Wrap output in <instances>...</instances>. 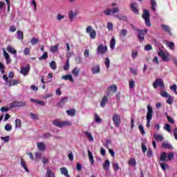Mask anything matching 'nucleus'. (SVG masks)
Here are the masks:
<instances>
[{
	"label": "nucleus",
	"mask_w": 177,
	"mask_h": 177,
	"mask_svg": "<svg viewBox=\"0 0 177 177\" xmlns=\"http://www.w3.org/2000/svg\"><path fill=\"white\" fill-rule=\"evenodd\" d=\"M142 17L145 20L147 27H151V23L150 22V12L149 10H144Z\"/></svg>",
	"instance_id": "nucleus-1"
},
{
	"label": "nucleus",
	"mask_w": 177,
	"mask_h": 177,
	"mask_svg": "<svg viewBox=\"0 0 177 177\" xmlns=\"http://www.w3.org/2000/svg\"><path fill=\"white\" fill-rule=\"evenodd\" d=\"M147 124L146 127L147 128H150V122L151 120H153V108L151 106L148 105L147 106Z\"/></svg>",
	"instance_id": "nucleus-2"
},
{
	"label": "nucleus",
	"mask_w": 177,
	"mask_h": 177,
	"mask_svg": "<svg viewBox=\"0 0 177 177\" xmlns=\"http://www.w3.org/2000/svg\"><path fill=\"white\" fill-rule=\"evenodd\" d=\"M53 125H55V127H57L58 128H63V127L71 125V122L70 121L62 122V121L55 120L53 122Z\"/></svg>",
	"instance_id": "nucleus-3"
},
{
	"label": "nucleus",
	"mask_w": 177,
	"mask_h": 177,
	"mask_svg": "<svg viewBox=\"0 0 177 177\" xmlns=\"http://www.w3.org/2000/svg\"><path fill=\"white\" fill-rule=\"evenodd\" d=\"M136 31L138 32L137 37L138 38L139 41L140 42H143V41H145V35H146V34L148 32L147 29H136Z\"/></svg>",
	"instance_id": "nucleus-4"
},
{
	"label": "nucleus",
	"mask_w": 177,
	"mask_h": 177,
	"mask_svg": "<svg viewBox=\"0 0 177 177\" xmlns=\"http://www.w3.org/2000/svg\"><path fill=\"white\" fill-rule=\"evenodd\" d=\"M120 12V8L118 7H115L113 9H106L103 11V13L105 16H111L113 15H115V13Z\"/></svg>",
	"instance_id": "nucleus-5"
},
{
	"label": "nucleus",
	"mask_w": 177,
	"mask_h": 177,
	"mask_svg": "<svg viewBox=\"0 0 177 177\" xmlns=\"http://www.w3.org/2000/svg\"><path fill=\"white\" fill-rule=\"evenodd\" d=\"M27 106V102L26 101H14L10 104V109L13 107H26Z\"/></svg>",
	"instance_id": "nucleus-6"
},
{
	"label": "nucleus",
	"mask_w": 177,
	"mask_h": 177,
	"mask_svg": "<svg viewBox=\"0 0 177 177\" xmlns=\"http://www.w3.org/2000/svg\"><path fill=\"white\" fill-rule=\"evenodd\" d=\"M86 32L90 35L91 39H95L96 38V30H95L92 26H88L86 28Z\"/></svg>",
	"instance_id": "nucleus-7"
},
{
	"label": "nucleus",
	"mask_w": 177,
	"mask_h": 177,
	"mask_svg": "<svg viewBox=\"0 0 177 177\" xmlns=\"http://www.w3.org/2000/svg\"><path fill=\"white\" fill-rule=\"evenodd\" d=\"M153 86L154 89H157V88H165V85L164 84V82L162 81V79H156L155 82L153 84Z\"/></svg>",
	"instance_id": "nucleus-8"
},
{
	"label": "nucleus",
	"mask_w": 177,
	"mask_h": 177,
	"mask_svg": "<svg viewBox=\"0 0 177 177\" xmlns=\"http://www.w3.org/2000/svg\"><path fill=\"white\" fill-rule=\"evenodd\" d=\"M107 52V46H104L103 44H100L98 46L97 48V55H104Z\"/></svg>",
	"instance_id": "nucleus-9"
},
{
	"label": "nucleus",
	"mask_w": 177,
	"mask_h": 177,
	"mask_svg": "<svg viewBox=\"0 0 177 177\" xmlns=\"http://www.w3.org/2000/svg\"><path fill=\"white\" fill-rule=\"evenodd\" d=\"M113 121L114 122L115 127L118 128V127H120V124H121V116H120L118 114L113 115Z\"/></svg>",
	"instance_id": "nucleus-10"
},
{
	"label": "nucleus",
	"mask_w": 177,
	"mask_h": 177,
	"mask_svg": "<svg viewBox=\"0 0 177 177\" xmlns=\"http://www.w3.org/2000/svg\"><path fill=\"white\" fill-rule=\"evenodd\" d=\"M30 64H27L26 66H22L21 68V74L26 76L28 75V73H30Z\"/></svg>",
	"instance_id": "nucleus-11"
},
{
	"label": "nucleus",
	"mask_w": 177,
	"mask_h": 177,
	"mask_svg": "<svg viewBox=\"0 0 177 177\" xmlns=\"http://www.w3.org/2000/svg\"><path fill=\"white\" fill-rule=\"evenodd\" d=\"M158 56L161 57L163 62H169V58L168 57V55H165V53H164L162 50L158 52Z\"/></svg>",
	"instance_id": "nucleus-12"
},
{
	"label": "nucleus",
	"mask_w": 177,
	"mask_h": 177,
	"mask_svg": "<svg viewBox=\"0 0 177 177\" xmlns=\"http://www.w3.org/2000/svg\"><path fill=\"white\" fill-rule=\"evenodd\" d=\"M6 50L8 51L9 53H12V55H14V57H17V50L12 48L11 46H8L6 48Z\"/></svg>",
	"instance_id": "nucleus-13"
},
{
	"label": "nucleus",
	"mask_w": 177,
	"mask_h": 177,
	"mask_svg": "<svg viewBox=\"0 0 177 177\" xmlns=\"http://www.w3.org/2000/svg\"><path fill=\"white\" fill-rule=\"evenodd\" d=\"M92 74H100V66L95 65L91 68Z\"/></svg>",
	"instance_id": "nucleus-14"
},
{
	"label": "nucleus",
	"mask_w": 177,
	"mask_h": 177,
	"mask_svg": "<svg viewBox=\"0 0 177 177\" xmlns=\"http://www.w3.org/2000/svg\"><path fill=\"white\" fill-rule=\"evenodd\" d=\"M3 56L6 59V64H10V63H12V59H10V56L6 52V50H5V49H3Z\"/></svg>",
	"instance_id": "nucleus-15"
},
{
	"label": "nucleus",
	"mask_w": 177,
	"mask_h": 177,
	"mask_svg": "<svg viewBox=\"0 0 177 177\" xmlns=\"http://www.w3.org/2000/svg\"><path fill=\"white\" fill-rule=\"evenodd\" d=\"M68 100V97H62L60 100L59 102L58 103L57 107H63V106H64V104H66V103H67Z\"/></svg>",
	"instance_id": "nucleus-16"
},
{
	"label": "nucleus",
	"mask_w": 177,
	"mask_h": 177,
	"mask_svg": "<svg viewBox=\"0 0 177 177\" xmlns=\"http://www.w3.org/2000/svg\"><path fill=\"white\" fill-rule=\"evenodd\" d=\"M136 5H138V3H131L130 5V8L131 9L133 13H135L136 15H139V10L136 8Z\"/></svg>",
	"instance_id": "nucleus-17"
},
{
	"label": "nucleus",
	"mask_w": 177,
	"mask_h": 177,
	"mask_svg": "<svg viewBox=\"0 0 177 177\" xmlns=\"http://www.w3.org/2000/svg\"><path fill=\"white\" fill-rule=\"evenodd\" d=\"M161 28H162V30L164 31H165L166 32H168V34H169V35H172V32H171V28H169V26L165 25V24H162Z\"/></svg>",
	"instance_id": "nucleus-18"
},
{
	"label": "nucleus",
	"mask_w": 177,
	"mask_h": 177,
	"mask_svg": "<svg viewBox=\"0 0 177 177\" xmlns=\"http://www.w3.org/2000/svg\"><path fill=\"white\" fill-rule=\"evenodd\" d=\"M113 17H115L122 21H127V20H128V18L125 15H114Z\"/></svg>",
	"instance_id": "nucleus-19"
},
{
	"label": "nucleus",
	"mask_w": 177,
	"mask_h": 177,
	"mask_svg": "<svg viewBox=\"0 0 177 177\" xmlns=\"http://www.w3.org/2000/svg\"><path fill=\"white\" fill-rule=\"evenodd\" d=\"M128 35V30L122 29L119 33V36L120 38H125Z\"/></svg>",
	"instance_id": "nucleus-20"
},
{
	"label": "nucleus",
	"mask_w": 177,
	"mask_h": 177,
	"mask_svg": "<svg viewBox=\"0 0 177 177\" xmlns=\"http://www.w3.org/2000/svg\"><path fill=\"white\" fill-rule=\"evenodd\" d=\"M109 102V98L106 97V95H104L100 102V106L101 107L104 108L106 107V103Z\"/></svg>",
	"instance_id": "nucleus-21"
},
{
	"label": "nucleus",
	"mask_w": 177,
	"mask_h": 177,
	"mask_svg": "<svg viewBox=\"0 0 177 177\" xmlns=\"http://www.w3.org/2000/svg\"><path fill=\"white\" fill-rule=\"evenodd\" d=\"M62 80H65V81H71V82H74V79L73 78V75H66L62 77Z\"/></svg>",
	"instance_id": "nucleus-22"
},
{
	"label": "nucleus",
	"mask_w": 177,
	"mask_h": 177,
	"mask_svg": "<svg viewBox=\"0 0 177 177\" xmlns=\"http://www.w3.org/2000/svg\"><path fill=\"white\" fill-rule=\"evenodd\" d=\"M37 148L39 150H40V151H45V150H46V146H45L44 142H38Z\"/></svg>",
	"instance_id": "nucleus-23"
},
{
	"label": "nucleus",
	"mask_w": 177,
	"mask_h": 177,
	"mask_svg": "<svg viewBox=\"0 0 177 177\" xmlns=\"http://www.w3.org/2000/svg\"><path fill=\"white\" fill-rule=\"evenodd\" d=\"M30 100L32 103H35V104H39V106H45V102L44 101H39L33 98H31Z\"/></svg>",
	"instance_id": "nucleus-24"
},
{
	"label": "nucleus",
	"mask_w": 177,
	"mask_h": 177,
	"mask_svg": "<svg viewBox=\"0 0 177 177\" xmlns=\"http://www.w3.org/2000/svg\"><path fill=\"white\" fill-rule=\"evenodd\" d=\"M146 143H147V140L146 139H144L142 142L141 143L142 153H146V151H147V147H146Z\"/></svg>",
	"instance_id": "nucleus-25"
},
{
	"label": "nucleus",
	"mask_w": 177,
	"mask_h": 177,
	"mask_svg": "<svg viewBox=\"0 0 177 177\" xmlns=\"http://www.w3.org/2000/svg\"><path fill=\"white\" fill-rule=\"evenodd\" d=\"M3 80L6 82V85H7V86H12V80H9L6 75H3Z\"/></svg>",
	"instance_id": "nucleus-26"
},
{
	"label": "nucleus",
	"mask_w": 177,
	"mask_h": 177,
	"mask_svg": "<svg viewBox=\"0 0 177 177\" xmlns=\"http://www.w3.org/2000/svg\"><path fill=\"white\" fill-rule=\"evenodd\" d=\"M102 167L105 171H109L110 169V160H106L105 162L102 165Z\"/></svg>",
	"instance_id": "nucleus-27"
},
{
	"label": "nucleus",
	"mask_w": 177,
	"mask_h": 177,
	"mask_svg": "<svg viewBox=\"0 0 177 177\" xmlns=\"http://www.w3.org/2000/svg\"><path fill=\"white\" fill-rule=\"evenodd\" d=\"M153 138L156 139V142H162V140H164L162 135L154 134Z\"/></svg>",
	"instance_id": "nucleus-28"
},
{
	"label": "nucleus",
	"mask_w": 177,
	"mask_h": 177,
	"mask_svg": "<svg viewBox=\"0 0 177 177\" xmlns=\"http://www.w3.org/2000/svg\"><path fill=\"white\" fill-rule=\"evenodd\" d=\"M21 166L26 172H30V170H28V168L27 167V165L26 164V160L24 159H21Z\"/></svg>",
	"instance_id": "nucleus-29"
},
{
	"label": "nucleus",
	"mask_w": 177,
	"mask_h": 177,
	"mask_svg": "<svg viewBox=\"0 0 177 177\" xmlns=\"http://www.w3.org/2000/svg\"><path fill=\"white\" fill-rule=\"evenodd\" d=\"M160 160L162 162H165V161H168L167 160V153L165 152H162L160 155Z\"/></svg>",
	"instance_id": "nucleus-30"
},
{
	"label": "nucleus",
	"mask_w": 177,
	"mask_h": 177,
	"mask_svg": "<svg viewBox=\"0 0 177 177\" xmlns=\"http://www.w3.org/2000/svg\"><path fill=\"white\" fill-rule=\"evenodd\" d=\"M88 158H89L91 165H93V164H95V160L93 159V155L92 154V152H91V150H88Z\"/></svg>",
	"instance_id": "nucleus-31"
},
{
	"label": "nucleus",
	"mask_w": 177,
	"mask_h": 177,
	"mask_svg": "<svg viewBox=\"0 0 177 177\" xmlns=\"http://www.w3.org/2000/svg\"><path fill=\"white\" fill-rule=\"evenodd\" d=\"M71 73L73 77H78L80 75V68H78V67H75L73 69Z\"/></svg>",
	"instance_id": "nucleus-32"
},
{
	"label": "nucleus",
	"mask_w": 177,
	"mask_h": 177,
	"mask_svg": "<svg viewBox=\"0 0 177 177\" xmlns=\"http://www.w3.org/2000/svg\"><path fill=\"white\" fill-rule=\"evenodd\" d=\"M157 8V3L156 0H151V9L153 12H156Z\"/></svg>",
	"instance_id": "nucleus-33"
},
{
	"label": "nucleus",
	"mask_w": 177,
	"mask_h": 177,
	"mask_svg": "<svg viewBox=\"0 0 177 177\" xmlns=\"http://www.w3.org/2000/svg\"><path fill=\"white\" fill-rule=\"evenodd\" d=\"M162 147H163V149H174V147H172V145H171L169 142H163L162 144Z\"/></svg>",
	"instance_id": "nucleus-34"
},
{
	"label": "nucleus",
	"mask_w": 177,
	"mask_h": 177,
	"mask_svg": "<svg viewBox=\"0 0 177 177\" xmlns=\"http://www.w3.org/2000/svg\"><path fill=\"white\" fill-rule=\"evenodd\" d=\"M16 37L17 38V39H19V41H23L24 39L23 32H21V30H17Z\"/></svg>",
	"instance_id": "nucleus-35"
},
{
	"label": "nucleus",
	"mask_w": 177,
	"mask_h": 177,
	"mask_svg": "<svg viewBox=\"0 0 177 177\" xmlns=\"http://www.w3.org/2000/svg\"><path fill=\"white\" fill-rule=\"evenodd\" d=\"M117 89H118V87H117V85H115V84L109 86L108 87V91H111L114 93H115V92H117Z\"/></svg>",
	"instance_id": "nucleus-36"
},
{
	"label": "nucleus",
	"mask_w": 177,
	"mask_h": 177,
	"mask_svg": "<svg viewBox=\"0 0 177 177\" xmlns=\"http://www.w3.org/2000/svg\"><path fill=\"white\" fill-rule=\"evenodd\" d=\"M75 112H76L75 109H71V110L66 111V114L70 117H74V115H75Z\"/></svg>",
	"instance_id": "nucleus-37"
},
{
	"label": "nucleus",
	"mask_w": 177,
	"mask_h": 177,
	"mask_svg": "<svg viewBox=\"0 0 177 177\" xmlns=\"http://www.w3.org/2000/svg\"><path fill=\"white\" fill-rule=\"evenodd\" d=\"M84 134L88 138V140L90 142H93V136H92V133H91L90 132H88V131H85Z\"/></svg>",
	"instance_id": "nucleus-38"
},
{
	"label": "nucleus",
	"mask_w": 177,
	"mask_h": 177,
	"mask_svg": "<svg viewBox=\"0 0 177 177\" xmlns=\"http://www.w3.org/2000/svg\"><path fill=\"white\" fill-rule=\"evenodd\" d=\"M15 128L19 129L21 128V120L17 118L15 120Z\"/></svg>",
	"instance_id": "nucleus-39"
},
{
	"label": "nucleus",
	"mask_w": 177,
	"mask_h": 177,
	"mask_svg": "<svg viewBox=\"0 0 177 177\" xmlns=\"http://www.w3.org/2000/svg\"><path fill=\"white\" fill-rule=\"evenodd\" d=\"M59 50V44H56L54 46H51L50 48V52H52V53H56V52H57V50Z\"/></svg>",
	"instance_id": "nucleus-40"
},
{
	"label": "nucleus",
	"mask_w": 177,
	"mask_h": 177,
	"mask_svg": "<svg viewBox=\"0 0 177 177\" xmlns=\"http://www.w3.org/2000/svg\"><path fill=\"white\" fill-rule=\"evenodd\" d=\"M63 69L64 71H68V70H70V59H67L65 66L63 67Z\"/></svg>",
	"instance_id": "nucleus-41"
},
{
	"label": "nucleus",
	"mask_w": 177,
	"mask_h": 177,
	"mask_svg": "<svg viewBox=\"0 0 177 177\" xmlns=\"http://www.w3.org/2000/svg\"><path fill=\"white\" fill-rule=\"evenodd\" d=\"M46 177H55V173L52 172V170L48 169L46 173Z\"/></svg>",
	"instance_id": "nucleus-42"
},
{
	"label": "nucleus",
	"mask_w": 177,
	"mask_h": 177,
	"mask_svg": "<svg viewBox=\"0 0 177 177\" xmlns=\"http://www.w3.org/2000/svg\"><path fill=\"white\" fill-rule=\"evenodd\" d=\"M110 48L111 49H114L115 48V38L112 37L110 42Z\"/></svg>",
	"instance_id": "nucleus-43"
},
{
	"label": "nucleus",
	"mask_w": 177,
	"mask_h": 177,
	"mask_svg": "<svg viewBox=\"0 0 177 177\" xmlns=\"http://www.w3.org/2000/svg\"><path fill=\"white\" fill-rule=\"evenodd\" d=\"M60 172L62 175H64V176H66V175H68V170H67V168L66 167H61Z\"/></svg>",
	"instance_id": "nucleus-44"
},
{
	"label": "nucleus",
	"mask_w": 177,
	"mask_h": 177,
	"mask_svg": "<svg viewBox=\"0 0 177 177\" xmlns=\"http://www.w3.org/2000/svg\"><path fill=\"white\" fill-rule=\"evenodd\" d=\"M50 68H51V70H56V68H57V65L56 64V62L52 61L50 63Z\"/></svg>",
	"instance_id": "nucleus-45"
},
{
	"label": "nucleus",
	"mask_w": 177,
	"mask_h": 177,
	"mask_svg": "<svg viewBox=\"0 0 177 177\" xmlns=\"http://www.w3.org/2000/svg\"><path fill=\"white\" fill-rule=\"evenodd\" d=\"M4 129L6 131V132H10V131H12V124H6L4 127Z\"/></svg>",
	"instance_id": "nucleus-46"
},
{
	"label": "nucleus",
	"mask_w": 177,
	"mask_h": 177,
	"mask_svg": "<svg viewBox=\"0 0 177 177\" xmlns=\"http://www.w3.org/2000/svg\"><path fill=\"white\" fill-rule=\"evenodd\" d=\"M129 165H131V167H136V160L132 158L129 160Z\"/></svg>",
	"instance_id": "nucleus-47"
},
{
	"label": "nucleus",
	"mask_w": 177,
	"mask_h": 177,
	"mask_svg": "<svg viewBox=\"0 0 177 177\" xmlns=\"http://www.w3.org/2000/svg\"><path fill=\"white\" fill-rule=\"evenodd\" d=\"M138 129L142 135H146V131H145V127H143V125L140 124L138 126Z\"/></svg>",
	"instance_id": "nucleus-48"
},
{
	"label": "nucleus",
	"mask_w": 177,
	"mask_h": 177,
	"mask_svg": "<svg viewBox=\"0 0 177 177\" xmlns=\"http://www.w3.org/2000/svg\"><path fill=\"white\" fill-rule=\"evenodd\" d=\"M68 17H69L70 21H72L74 17H75V14H74L73 11H70L68 13Z\"/></svg>",
	"instance_id": "nucleus-49"
},
{
	"label": "nucleus",
	"mask_w": 177,
	"mask_h": 177,
	"mask_svg": "<svg viewBox=\"0 0 177 177\" xmlns=\"http://www.w3.org/2000/svg\"><path fill=\"white\" fill-rule=\"evenodd\" d=\"M147 157L148 158H151V157H153V151H151V148H149L147 152Z\"/></svg>",
	"instance_id": "nucleus-50"
},
{
	"label": "nucleus",
	"mask_w": 177,
	"mask_h": 177,
	"mask_svg": "<svg viewBox=\"0 0 177 177\" xmlns=\"http://www.w3.org/2000/svg\"><path fill=\"white\" fill-rule=\"evenodd\" d=\"M48 59V52H44L41 57H39V60H46Z\"/></svg>",
	"instance_id": "nucleus-51"
},
{
	"label": "nucleus",
	"mask_w": 177,
	"mask_h": 177,
	"mask_svg": "<svg viewBox=\"0 0 177 177\" xmlns=\"http://www.w3.org/2000/svg\"><path fill=\"white\" fill-rule=\"evenodd\" d=\"M39 42V40L35 37L32 38V39L30 40V44H32V45H37V44H38Z\"/></svg>",
	"instance_id": "nucleus-52"
},
{
	"label": "nucleus",
	"mask_w": 177,
	"mask_h": 177,
	"mask_svg": "<svg viewBox=\"0 0 177 177\" xmlns=\"http://www.w3.org/2000/svg\"><path fill=\"white\" fill-rule=\"evenodd\" d=\"M95 122L98 124H100V122H102V118H100V117H99L97 114L95 115Z\"/></svg>",
	"instance_id": "nucleus-53"
},
{
	"label": "nucleus",
	"mask_w": 177,
	"mask_h": 177,
	"mask_svg": "<svg viewBox=\"0 0 177 177\" xmlns=\"http://www.w3.org/2000/svg\"><path fill=\"white\" fill-rule=\"evenodd\" d=\"M1 140H3L4 143H8L10 140V136H7L6 137H1Z\"/></svg>",
	"instance_id": "nucleus-54"
},
{
	"label": "nucleus",
	"mask_w": 177,
	"mask_h": 177,
	"mask_svg": "<svg viewBox=\"0 0 177 177\" xmlns=\"http://www.w3.org/2000/svg\"><path fill=\"white\" fill-rule=\"evenodd\" d=\"M104 64L106 67V68H109L110 67V58L106 57L104 61Z\"/></svg>",
	"instance_id": "nucleus-55"
},
{
	"label": "nucleus",
	"mask_w": 177,
	"mask_h": 177,
	"mask_svg": "<svg viewBox=\"0 0 177 177\" xmlns=\"http://www.w3.org/2000/svg\"><path fill=\"white\" fill-rule=\"evenodd\" d=\"M174 159V153L171 152L167 154V161H171Z\"/></svg>",
	"instance_id": "nucleus-56"
},
{
	"label": "nucleus",
	"mask_w": 177,
	"mask_h": 177,
	"mask_svg": "<svg viewBox=\"0 0 177 177\" xmlns=\"http://www.w3.org/2000/svg\"><path fill=\"white\" fill-rule=\"evenodd\" d=\"M43 138L44 139H49V138H52V134H50V133H45L43 135Z\"/></svg>",
	"instance_id": "nucleus-57"
},
{
	"label": "nucleus",
	"mask_w": 177,
	"mask_h": 177,
	"mask_svg": "<svg viewBox=\"0 0 177 177\" xmlns=\"http://www.w3.org/2000/svg\"><path fill=\"white\" fill-rule=\"evenodd\" d=\"M170 89H171V91H174V93L176 95H177V91H176L177 86H176V84H173L172 86L170 87Z\"/></svg>",
	"instance_id": "nucleus-58"
},
{
	"label": "nucleus",
	"mask_w": 177,
	"mask_h": 177,
	"mask_svg": "<svg viewBox=\"0 0 177 177\" xmlns=\"http://www.w3.org/2000/svg\"><path fill=\"white\" fill-rule=\"evenodd\" d=\"M164 129L167 131V132H171V125H169V124H166L165 125Z\"/></svg>",
	"instance_id": "nucleus-59"
},
{
	"label": "nucleus",
	"mask_w": 177,
	"mask_h": 177,
	"mask_svg": "<svg viewBox=\"0 0 177 177\" xmlns=\"http://www.w3.org/2000/svg\"><path fill=\"white\" fill-rule=\"evenodd\" d=\"M129 88L130 89H133V88L135 87V81H133V80H131L130 82H129Z\"/></svg>",
	"instance_id": "nucleus-60"
},
{
	"label": "nucleus",
	"mask_w": 177,
	"mask_h": 177,
	"mask_svg": "<svg viewBox=\"0 0 177 177\" xmlns=\"http://www.w3.org/2000/svg\"><path fill=\"white\" fill-rule=\"evenodd\" d=\"M84 56L86 59H88V57H89V50L88 49L84 50Z\"/></svg>",
	"instance_id": "nucleus-61"
},
{
	"label": "nucleus",
	"mask_w": 177,
	"mask_h": 177,
	"mask_svg": "<svg viewBox=\"0 0 177 177\" xmlns=\"http://www.w3.org/2000/svg\"><path fill=\"white\" fill-rule=\"evenodd\" d=\"M152 49H153V46H151V45L150 44H148L145 47V50H147V52H149V50H151Z\"/></svg>",
	"instance_id": "nucleus-62"
},
{
	"label": "nucleus",
	"mask_w": 177,
	"mask_h": 177,
	"mask_svg": "<svg viewBox=\"0 0 177 177\" xmlns=\"http://www.w3.org/2000/svg\"><path fill=\"white\" fill-rule=\"evenodd\" d=\"M113 168L114 171H118L120 169L118 163H113Z\"/></svg>",
	"instance_id": "nucleus-63"
},
{
	"label": "nucleus",
	"mask_w": 177,
	"mask_h": 177,
	"mask_svg": "<svg viewBox=\"0 0 177 177\" xmlns=\"http://www.w3.org/2000/svg\"><path fill=\"white\" fill-rule=\"evenodd\" d=\"M160 96H162V97H168L169 95L168 93H167V91H164L160 93Z\"/></svg>",
	"instance_id": "nucleus-64"
}]
</instances>
